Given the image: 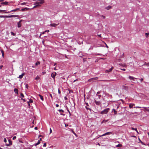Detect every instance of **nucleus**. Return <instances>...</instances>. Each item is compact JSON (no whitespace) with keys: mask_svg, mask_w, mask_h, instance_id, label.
Wrapping results in <instances>:
<instances>
[{"mask_svg":"<svg viewBox=\"0 0 149 149\" xmlns=\"http://www.w3.org/2000/svg\"><path fill=\"white\" fill-rule=\"evenodd\" d=\"M56 75V72H54L51 74V76L52 78H54Z\"/></svg>","mask_w":149,"mask_h":149,"instance_id":"8","label":"nucleus"},{"mask_svg":"<svg viewBox=\"0 0 149 149\" xmlns=\"http://www.w3.org/2000/svg\"><path fill=\"white\" fill-rule=\"evenodd\" d=\"M9 144H6V145L7 146H9L10 145H11L12 143V141L10 140H8Z\"/></svg>","mask_w":149,"mask_h":149,"instance_id":"6","label":"nucleus"},{"mask_svg":"<svg viewBox=\"0 0 149 149\" xmlns=\"http://www.w3.org/2000/svg\"><path fill=\"white\" fill-rule=\"evenodd\" d=\"M3 67V66L2 65H1L0 66V69H1Z\"/></svg>","mask_w":149,"mask_h":149,"instance_id":"50","label":"nucleus"},{"mask_svg":"<svg viewBox=\"0 0 149 149\" xmlns=\"http://www.w3.org/2000/svg\"><path fill=\"white\" fill-rule=\"evenodd\" d=\"M108 121V120H104L102 122V123H106V122H107Z\"/></svg>","mask_w":149,"mask_h":149,"instance_id":"24","label":"nucleus"},{"mask_svg":"<svg viewBox=\"0 0 149 149\" xmlns=\"http://www.w3.org/2000/svg\"><path fill=\"white\" fill-rule=\"evenodd\" d=\"M22 21V20H21L19 21L17 25L18 27V28H19L21 26V22Z\"/></svg>","mask_w":149,"mask_h":149,"instance_id":"7","label":"nucleus"},{"mask_svg":"<svg viewBox=\"0 0 149 149\" xmlns=\"http://www.w3.org/2000/svg\"><path fill=\"white\" fill-rule=\"evenodd\" d=\"M26 3L24 2L22 3H20V4L22 5H25Z\"/></svg>","mask_w":149,"mask_h":149,"instance_id":"36","label":"nucleus"},{"mask_svg":"<svg viewBox=\"0 0 149 149\" xmlns=\"http://www.w3.org/2000/svg\"><path fill=\"white\" fill-rule=\"evenodd\" d=\"M21 97H24V94L22 93H21L20 94Z\"/></svg>","mask_w":149,"mask_h":149,"instance_id":"30","label":"nucleus"},{"mask_svg":"<svg viewBox=\"0 0 149 149\" xmlns=\"http://www.w3.org/2000/svg\"><path fill=\"white\" fill-rule=\"evenodd\" d=\"M129 107L130 108H132L133 107V106H132L131 104H129Z\"/></svg>","mask_w":149,"mask_h":149,"instance_id":"28","label":"nucleus"},{"mask_svg":"<svg viewBox=\"0 0 149 149\" xmlns=\"http://www.w3.org/2000/svg\"><path fill=\"white\" fill-rule=\"evenodd\" d=\"M60 112H62L63 113L64 112V111L62 109H59L58 110Z\"/></svg>","mask_w":149,"mask_h":149,"instance_id":"33","label":"nucleus"},{"mask_svg":"<svg viewBox=\"0 0 149 149\" xmlns=\"http://www.w3.org/2000/svg\"><path fill=\"white\" fill-rule=\"evenodd\" d=\"M145 34H146V36H148V35H149V33H145Z\"/></svg>","mask_w":149,"mask_h":149,"instance_id":"47","label":"nucleus"},{"mask_svg":"<svg viewBox=\"0 0 149 149\" xmlns=\"http://www.w3.org/2000/svg\"><path fill=\"white\" fill-rule=\"evenodd\" d=\"M19 8H17L15 9L12 10L10 11V12H16L17 10H19Z\"/></svg>","mask_w":149,"mask_h":149,"instance_id":"14","label":"nucleus"},{"mask_svg":"<svg viewBox=\"0 0 149 149\" xmlns=\"http://www.w3.org/2000/svg\"><path fill=\"white\" fill-rule=\"evenodd\" d=\"M95 103L97 105H99L100 104V102L99 101H97L96 100L95 101Z\"/></svg>","mask_w":149,"mask_h":149,"instance_id":"19","label":"nucleus"},{"mask_svg":"<svg viewBox=\"0 0 149 149\" xmlns=\"http://www.w3.org/2000/svg\"><path fill=\"white\" fill-rule=\"evenodd\" d=\"M123 88L125 90H127L128 88V87L125 86H123Z\"/></svg>","mask_w":149,"mask_h":149,"instance_id":"21","label":"nucleus"},{"mask_svg":"<svg viewBox=\"0 0 149 149\" xmlns=\"http://www.w3.org/2000/svg\"><path fill=\"white\" fill-rule=\"evenodd\" d=\"M86 109H87V110H88V109H89V110H91V109L89 108H88L87 107H86Z\"/></svg>","mask_w":149,"mask_h":149,"instance_id":"52","label":"nucleus"},{"mask_svg":"<svg viewBox=\"0 0 149 149\" xmlns=\"http://www.w3.org/2000/svg\"><path fill=\"white\" fill-rule=\"evenodd\" d=\"M6 11L5 10H0V13H1L2 12H3V11Z\"/></svg>","mask_w":149,"mask_h":149,"instance_id":"43","label":"nucleus"},{"mask_svg":"<svg viewBox=\"0 0 149 149\" xmlns=\"http://www.w3.org/2000/svg\"><path fill=\"white\" fill-rule=\"evenodd\" d=\"M11 35H13V36H15V33H14L13 32H11Z\"/></svg>","mask_w":149,"mask_h":149,"instance_id":"31","label":"nucleus"},{"mask_svg":"<svg viewBox=\"0 0 149 149\" xmlns=\"http://www.w3.org/2000/svg\"><path fill=\"white\" fill-rule=\"evenodd\" d=\"M49 95H50V96L51 97V98H53V97H52V94H50Z\"/></svg>","mask_w":149,"mask_h":149,"instance_id":"57","label":"nucleus"},{"mask_svg":"<svg viewBox=\"0 0 149 149\" xmlns=\"http://www.w3.org/2000/svg\"><path fill=\"white\" fill-rule=\"evenodd\" d=\"M109 110V109L107 108L104 109V110L101 111L100 113L101 114H107Z\"/></svg>","mask_w":149,"mask_h":149,"instance_id":"1","label":"nucleus"},{"mask_svg":"<svg viewBox=\"0 0 149 149\" xmlns=\"http://www.w3.org/2000/svg\"><path fill=\"white\" fill-rule=\"evenodd\" d=\"M147 111H149V109L148 108L147 109Z\"/></svg>","mask_w":149,"mask_h":149,"instance_id":"64","label":"nucleus"},{"mask_svg":"<svg viewBox=\"0 0 149 149\" xmlns=\"http://www.w3.org/2000/svg\"><path fill=\"white\" fill-rule=\"evenodd\" d=\"M122 146V145L121 144H118L116 146V147H120Z\"/></svg>","mask_w":149,"mask_h":149,"instance_id":"27","label":"nucleus"},{"mask_svg":"<svg viewBox=\"0 0 149 149\" xmlns=\"http://www.w3.org/2000/svg\"><path fill=\"white\" fill-rule=\"evenodd\" d=\"M52 132V130H51V128H50V133H51Z\"/></svg>","mask_w":149,"mask_h":149,"instance_id":"49","label":"nucleus"},{"mask_svg":"<svg viewBox=\"0 0 149 149\" xmlns=\"http://www.w3.org/2000/svg\"><path fill=\"white\" fill-rule=\"evenodd\" d=\"M146 65L147 66H149V63H146V62L143 65Z\"/></svg>","mask_w":149,"mask_h":149,"instance_id":"22","label":"nucleus"},{"mask_svg":"<svg viewBox=\"0 0 149 149\" xmlns=\"http://www.w3.org/2000/svg\"><path fill=\"white\" fill-rule=\"evenodd\" d=\"M38 96L40 97V98L42 101H43L44 100L43 97L42 95H41L40 94H39Z\"/></svg>","mask_w":149,"mask_h":149,"instance_id":"20","label":"nucleus"},{"mask_svg":"<svg viewBox=\"0 0 149 149\" xmlns=\"http://www.w3.org/2000/svg\"><path fill=\"white\" fill-rule=\"evenodd\" d=\"M77 80H78V79H75V80H74V81H73V82H75V81H77Z\"/></svg>","mask_w":149,"mask_h":149,"instance_id":"58","label":"nucleus"},{"mask_svg":"<svg viewBox=\"0 0 149 149\" xmlns=\"http://www.w3.org/2000/svg\"><path fill=\"white\" fill-rule=\"evenodd\" d=\"M22 100H23L24 102H26V100H25V99L22 98Z\"/></svg>","mask_w":149,"mask_h":149,"instance_id":"51","label":"nucleus"},{"mask_svg":"<svg viewBox=\"0 0 149 149\" xmlns=\"http://www.w3.org/2000/svg\"><path fill=\"white\" fill-rule=\"evenodd\" d=\"M113 111H114L115 114H116L117 113V111H116L114 109H113Z\"/></svg>","mask_w":149,"mask_h":149,"instance_id":"32","label":"nucleus"},{"mask_svg":"<svg viewBox=\"0 0 149 149\" xmlns=\"http://www.w3.org/2000/svg\"><path fill=\"white\" fill-rule=\"evenodd\" d=\"M112 7L111 6H108L107 7H106L105 8L106 9H107V10H109L110 9H111V8Z\"/></svg>","mask_w":149,"mask_h":149,"instance_id":"18","label":"nucleus"},{"mask_svg":"<svg viewBox=\"0 0 149 149\" xmlns=\"http://www.w3.org/2000/svg\"><path fill=\"white\" fill-rule=\"evenodd\" d=\"M68 126V125L66 124H65V126L66 127Z\"/></svg>","mask_w":149,"mask_h":149,"instance_id":"61","label":"nucleus"},{"mask_svg":"<svg viewBox=\"0 0 149 149\" xmlns=\"http://www.w3.org/2000/svg\"><path fill=\"white\" fill-rule=\"evenodd\" d=\"M119 64L120 65H121L123 67H126L127 66V65L126 64H125V63H124V64L120 63Z\"/></svg>","mask_w":149,"mask_h":149,"instance_id":"13","label":"nucleus"},{"mask_svg":"<svg viewBox=\"0 0 149 149\" xmlns=\"http://www.w3.org/2000/svg\"><path fill=\"white\" fill-rule=\"evenodd\" d=\"M40 141H38V142L37 143H36L35 145L36 146H37V145H38L40 144Z\"/></svg>","mask_w":149,"mask_h":149,"instance_id":"25","label":"nucleus"},{"mask_svg":"<svg viewBox=\"0 0 149 149\" xmlns=\"http://www.w3.org/2000/svg\"><path fill=\"white\" fill-rule=\"evenodd\" d=\"M40 79V78L38 76H37L35 78V79L36 80H38Z\"/></svg>","mask_w":149,"mask_h":149,"instance_id":"26","label":"nucleus"},{"mask_svg":"<svg viewBox=\"0 0 149 149\" xmlns=\"http://www.w3.org/2000/svg\"><path fill=\"white\" fill-rule=\"evenodd\" d=\"M34 129L36 130H37L38 129V127H35L34 128Z\"/></svg>","mask_w":149,"mask_h":149,"instance_id":"56","label":"nucleus"},{"mask_svg":"<svg viewBox=\"0 0 149 149\" xmlns=\"http://www.w3.org/2000/svg\"><path fill=\"white\" fill-rule=\"evenodd\" d=\"M112 134V132H106L105 133L103 134L101 136H105V135H109V134Z\"/></svg>","mask_w":149,"mask_h":149,"instance_id":"9","label":"nucleus"},{"mask_svg":"<svg viewBox=\"0 0 149 149\" xmlns=\"http://www.w3.org/2000/svg\"><path fill=\"white\" fill-rule=\"evenodd\" d=\"M143 78H141L140 79V81L141 82H142L143 81Z\"/></svg>","mask_w":149,"mask_h":149,"instance_id":"53","label":"nucleus"},{"mask_svg":"<svg viewBox=\"0 0 149 149\" xmlns=\"http://www.w3.org/2000/svg\"><path fill=\"white\" fill-rule=\"evenodd\" d=\"M3 141H4V142H5V143H6L7 142V140H6V138H4Z\"/></svg>","mask_w":149,"mask_h":149,"instance_id":"40","label":"nucleus"},{"mask_svg":"<svg viewBox=\"0 0 149 149\" xmlns=\"http://www.w3.org/2000/svg\"><path fill=\"white\" fill-rule=\"evenodd\" d=\"M98 79V78L97 77L93 78L88 79V81L89 82H93Z\"/></svg>","mask_w":149,"mask_h":149,"instance_id":"2","label":"nucleus"},{"mask_svg":"<svg viewBox=\"0 0 149 149\" xmlns=\"http://www.w3.org/2000/svg\"><path fill=\"white\" fill-rule=\"evenodd\" d=\"M132 136V137H136V136H135L134 135Z\"/></svg>","mask_w":149,"mask_h":149,"instance_id":"62","label":"nucleus"},{"mask_svg":"<svg viewBox=\"0 0 149 149\" xmlns=\"http://www.w3.org/2000/svg\"><path fill=\"white\" fill-rule=\"evenodd\" d=\"M58 25V24H51L50 25L51 26L55 27Z\"/></svg>","mask_w":149,"mask_h":149,"instance_id":"12","label":"nucleus"},{"mask_svg":"<svg viewBox=\"0 0 149 149\" xmlns=\"http://www.w3.org/2000/svg\"><path fill=\"white\" fill-rule=\"evenodd\" d=\"M1 3V4H2L4 5H7L8 4V2L7 1L2 2Z\"/></svg>","mask_w":149,"mask_h":149,"instance_id":"11","label":"nucleus"},{"mask_svg":"<svg viewBox=\"0 0 149 149\" xmlns=\"http://www.w3.org/2000/svg\"><path fill=\"white\" fill-rule=\"evenodd\" d=\"M26 87L27 88H28V85L27 84H26Z\"/></svg>","mask_w":149,"mask_h":149,"instance_id":"63","label":"nucleus"},{"mask_svg":"<svg viewBox=\"0 0 149 149\" xmlns=\"http://www.w3.org/2000/svg\"><path fill=\"white\" fill-rule=\"evenodd\" d=\"M131 130H136V128H134V127H131Z\"/></svg>","mask_w":149,"mask_h":149,"instance_id":"37","label":"nucleus"},{"mask_svg":"<svg viewBox=\"0 0 149 149\" xmlns=\"http://www.w3.org/2000/svg\"><path fill=\"white\" fill-rule=\"evenodd\" d=\"M0 16V17H6V16Z\"/></svg>","mask_w":149,"mask_h":149,"instance_id":"42","label":"nucleus"},{"mask_svg":"<svg viewBox=\"0 0 149 149\" xmlns=\"http://www.w3.org/2000/svg\"><path fill=\"white\" fill-rule=\"evenodd\" d=\"M68 113H69L70 115H71V114L70 111L68 109Z\"/></svg>","mask_w":149,"mask_h":149,"instance_id":"55","label":"nucleus"},{"mask_svg":"<svg viewBox=\"0 0 149 149\" xmlns=\"http://www.w3.org/2000/svg\"><path fill=\"white\" fill-rule=\"evenodd\" d=\"M59 105H58V104H56V107H59Z\"/></svg>","mask_w":149,"mask_h":149,"instance_id":"60","label":"nucleus"},{"mask_svg":"<svg viewBox=\"0 0 149 149\" xmlns=\"http://www.w3.org/2000/svg\"><path fill=\"white\" fill-rule=\"evenodd\" d=\"M27 8H22L21 9V10L22 11H24L25 9H27Z\"/></svg>","mask_w":149,"mask_h":149,"instance_id":"38","label":"nucleus"},{"mask_svg":"<svg viewBox=\"0 0 149 149\" xmlns=\"http://www.w3.org/2000/svg\"><path fill=\"white\" fill-rule=\"evenodd\" d=\"M40 3H38V2H36V3L34 4V5H36L33 7V8H35L38 7L40 6L41 5H40Z\"/></svg>","mask_w":149,"mask_h":149,"instance_id":"3","label":"nucleus"},{"mask_svg":"<svg viewBox=\"0 0 149 149\" xmlns=\"http://www.w3.org/2000/svg\"><path fill=\"white\" fill-rule=\"evenodd\" d=\"M40 61H38L35 63L36 66H37L38 65H40Z\"/></svg>","mask_w":149,"mask_h":149,"instance_id":"23","label":"nucleus"},{"mask_svg":"<svg viewBox=\"0 0 149 149\" xmlns=\"http://www.w3.org/2000/svg\"><path fill=\"white\" fill-rule=\"evenodd\" d=\"M120 69L122 70H123V71H125V69H121V68H120Z\"/></svg>","mask_w":149,"mask_h":149,"instance_id":"54","label":"nucleus"},{"mask_svg":"<svg viewBox=\"0 0 149 149\" xmlns=\"http://www.w3.org/2000/svg\"><path fill=\"white\" fill-rule=\"evenodd\" d=\"M141 143L142 144V145H145V144H144V143H143V142H142V141H141Z\"/></svg>","mask_w":149,"mask_h":149,"instance_id":"46","label":"nucleus"},{"mask_svg":"<svg viewBox=\"0 0 149 149\" xmlns=\"http://www.w3.org/2000/svg\"><path fill=\"white\" fill-rule=\"evenodd\" d=\"M25 73H22L21 75H19L18 78H19V79H22L23 77V76L24 75Z\"/></svg>","mask_w":149,"mask_h":149,"instance_id":"10","label":"nucleus"},{"mask_svg":"<svg viewBox=\"0 0 149 149\" xmlns=\"http://www.w3.org/2000/svg\"><path fill=\"white\" fill-rule=\"evenodd\" d=\"M14 91L15 93L17 94H18V90L17 88H15L14 89Z\"/></svg>","mask_w":149,"mask_h":149,"instance_id":"16","label":"nucleus"},{"mask_svg":"<svg viewBox=\"0 0 149 149\" xmlns=\"http://www.w3.org/2000/svg\"><path fill=\"white\" fill-rule=\"evenodd\" d=\"M16 136H14L13 138V140H15V139H16Z\"/></svg>","mask_w":149,"mask_h":149,"instance_id":"41","label":"nucleus"},{"mask_svg":"<svg viewBox=\"0 0 149 149\" xmlns=\"http://www.w3.org/2000/svg\"><path fill=\"white\" fill-rule=\"evenodd\" d=\"M61 91H60V90H59V89H58V93H59V94H60L61 93Z\"/></svg>","mask_w":149,"mask_h":149,"instance_id":"48","label":"nucleus"},{"mask_svg":"<svg viewBox=\"0 0 149 149\" xmlns=\"http://www.w3.org/2000/svg\"><path fill=\"white\" fill-rule=\"evenodd\" d=\"M18 17V15H8L7 16H6V17L7 18H11V17Z\"/></svg>","mask_w":149,"mask_h":149,"instance_id":"5","label":"nucleus"},{"mask_svg":"<svg viewBox=\"0 0 149 149\" xmlns=\"http://www.w3.org/2000/svg\"><path fill=\"white\" fill-rule=\"evenodd\" d=\"M33 102V100H32L31 99H30L29 100V102H27L28 103H29V102L32 103V102Z\"/></svg>","mask_w":149,"mask_h":149,"instance_id":"29","label":"nucleus"},{"mask_svg":"<svg viewBox=\"0 0 149 149\" xmlns=\"http://www.w3.org/2000/svg\"><path fill=\"white\" fill-rule=\"evenodd\" d=\"M142 108H144V109L143 110L144 111L146 110L147 111V109L148 108L146 107H143Z\"/></svg>","mask_w":149,"mask_h":149,"instance_id":"35","label":"nucleus"},{"mask_svg":"<svg viewBox=\"0 0 149 149\" xmlns=\"http://www.w3.org/2000/svg\"><path fill=\"white\" fill-rule=\"evenodd\" d=\"M129 78L131 80H132L133 81H134V79H137V78H135L132 76H129Z\"/></svg>","mask_w":149,"mask_h":149,"instance_id":"4","label":"nucleus"},{"mask_svg":"<svg viewBox=\"0 0 149 149\" xmlns=\"http://www.w3.org/2000/svg\"><path fill=\"white\" fill-rule=\"evenodd\" d=\"M40 1L38 2V3H39L40 4H42L44 3V0H38Z\"/></svg>","mask_w":149,"mask_h":149,"instance_id":"17","label":"nucleus"},{"mask_svg":"<svg viewBox=\"0 0 149 149\" xmlns=\"http://www.w3.org/2000/svg\"><path fill=\"white\" fill-rule=\"evenodd\" d=\"M134 108H141V107H140L137 106L136 107H134Z\"/></svg>","mask_w":149,"mask_h":149,"instance_id":"39","label":"nucleus"},{"mask_svg":"<svg viewBox=\"0 0 149 149\" xmlns=\"http://www.w3.org/2000/svg\"><path fill=\"white\" fill-rule=\"evenodd\" d=\"M46 146V143H45L43 144V147H45Z\"/></svg>","mask_w":149,"mask_h":149,"instance_id":"45","label":"nucleus"},{"mask_svg":"<svg viewBox=\"0 0 149 149\" xmlns=\"http://www.w3.org/2000/svg\"><path fill=\"white\" fill-rule=\"evenodd\" d=\"M101 17H102L104 19H105V17L103 15H101Z\"/></svg>","mask_w":149,"mask_h":149,"instance_id":"44","label":"nucleus"},{"mask_svg":"<svg viewBox=\"0 0 149 149\" xmlns=\"http://www.w3.org/2000/svg\"><path fill=\"white\" fill-rule=\"evenodd\" d=\"M113 68H111L110 69L109 71L107 70V71L108 72H110L113 69Z\"/></svg>","mask_w":149,"mask_h":149,"instance_id":"34","label":"nucleus"},{"mask_svg":"<svg viewBox=\"0 0 149 149\" xmlns=\"http://www.w3.org/2000/svg\"><path fill=\"white\" fill-rule=\"evenodd\" d=\"M0 50L2 54V56L3 58L4 57V51L2 49H1Z\"/></svg>","mask_w":149,"mask_h":149,"instance_id":"15","label":"nucleus"},{"mask_svg":"<svg viewBox=\"0 0 149 149\" xmlns=\"http://www.w3.org/2000/svg\"><path fill=\"white\" fill-rule=\"evenodd\" d=\"M64 99L65 100H67V97H64Z\"/></svg>","mask_w":149,"mask_h":149,"instance_id":"59","label":"nucleus"}]
</instances>
